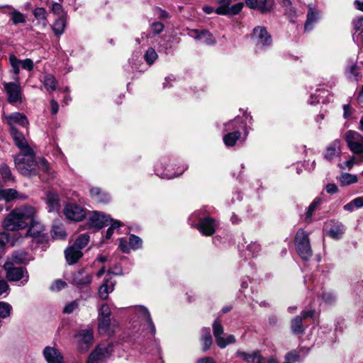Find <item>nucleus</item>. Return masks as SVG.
I'll return each instance as SVG.
<instances>
[{
    "label": "nucleus",
    "instance_id": "f257e3e1",
    "mask_svg": "<svg viewBox=\"0 0 363 363\" xmlns=\"http://www.w3.org/2000/svg\"><path fill=\"white\" fill-rule=\"evenodd\" d=\"M24 152H19L14 157V163L18 171L23 176L30 177L37 174L40 169L49 173V164L43 158L37 162L33 149H27Z\"/></svg>",
    "mask_w": 363,
    "mask_h": 363
},
{
    "label": "nucleus",
    "instance_id": "f03ea898",
    "mask_svg": "<svg viewBox=\"0 0 363 363\" xmlns=\"http://www.w3.org/2000/svg\"><path fill=\"white\" fill-rule=\"evenodd\" d=\"M36 213L32 206H21L13 210L4 219V228L7 230L16 231L23 229L28 225L29 218Z\"/></svg>",
    "mask_w": 363,
    "mask_h": 363
},
{
    "label": "nucleus",
    "instance_id": "7ed1b4c3",
    "mask_svg": "<svg viewBox=\"0 0 363 363\" xmlns=\"http://www.w3.org/2000/svg\"><path fill=\"white\" fill-rule=\"evenodd\" d=\"M224 131L226 133L223 135V143L228 147H233L235 145L236 142L241 137L240 128H245V138L248 134L247 128L242 125V120L240 117H236L233 120L229 121L225 125Z\"/></svg>",
    "mask_w": 363,
    "mask_h": 363
},
{
    "label": "nucleus",
    "instance_id": "20e7f679",
    "mask_svg": "<svg viewBox=\"0 0 363 363\" xmlns=\"http://www.w3.org/2000/svg\"><path fill=\"white\" fill-rule=\"evenodd\" d=\"M295 247L297 253L303 260H308L313 255L309 234L303 229H299L296 235Z\"/></svg>",
    "mask_w": 363,
    "mask_h": 363
},
{
    "label": "nucleus",
    "instance_id": "39448f33",
    "mask_svg": "<svg viewBox=\"0 0 363 363\" xmlns=\"http://www.w3.org/2000/svg\"><path fill=\"white\" fill-rule=\"evenodd\" d=\"M6 277L9 281H20L21 286L26 285L29 280L27 269L23 267H15L11 261H6L4 265Z\"/></svg>",
    "mask_w": 363,
    "mask_h": 363
},
{
    "label": "nucleus",
    "instance_id": "423d86ee",
    "mask_svg": "<svg viewBox=\"0 0 363 363\" xmlns=\"http://www.w3.org/2000/svg\"><path fill=\"white\" fill-rule=\"evenodd\" d=\"M251 39L257 50H263L269 47L272 43L270 34L267 32L266 28L263 26H256L254 28Z\"/></svg>",
    "mask_w": 363,
    "mask_h": 363
},
{
    "label": "nucleus",
    "instance_id": "0eeeda50",
    "mask_svg": "<svg viewBox=\"0 0 363 363\" xmlns=\"http://www.w3.org/2000/svg\"><path fill=\"white\" fill-rule=\"evenodd\" d=\"M345 140L349 149L359 155V161L363 162V136L354 130H349L345 134Z\"/></svg>",
    "mask_w": 363,
    "mask_h": 363
},
{
    "label": "nucleus",
    "instance_id": "6e6552de",
    "mask_svg": "<svg viewBox=\"0 0 363 363\" xmlns=\"http://www.w3.org/2000/svg\"><path fill=\"white\" fill-rule=\"evenodd\" d=\"M29 228L24 237H30L37 240L38 242H43L46 240L48 236L45 233V226L40 222L36 216L29 218Z\"/></svg>",
    "mask_w": 363,
    "mask_h": 363
},
{
    "label": "nucleus",
    "instance_id": "1a4fd4ad",
    "mask_svg": "<svg viewBox=\"0 0 363 363\" xmlns=\"http://www.w3.org/2000/svg\"><path fill=\"white\" fill-rule=\"evenodd\" d=\"M13 82H3L4 88L11 104L22 102V90L18 77H13Z\"/></svg>",
    "mask_w": 363,
    "mask_h": 363
},
{
    "label": "nucleus",
    "instance_id": "9d476101",
    "mask_svg": "<svg viewBox=\"0 0 363 363\" xmlns=\"http://www.w3.org/2000/svg\"><path fill=\"white\" fill-rule=\"evenodd\" d=\"M112 352V345H99L90 354L86 363H102L111 355Z\"/></svg>",
    "mask_w": 363,
    "mask_h": 363
},
{
    "label": "nucleus",
    "instance_id": "9b49d317",
    "mask_svg": "<svg viewBox=\"0 0 363 363\" xmlns=\"http://www.w3.org/2000/svg\"><path fill=\"white\" fill-rule=\"evenodd\" d=\"M134 314L135 318H137L141 324L147 325L152 335H155L156 329L149 311L144 306H138L134 308Z\"/></svg>",
    "mask_w": 363,
    "mask_h": 363
},
{
    "label": "nucleus",
    "instance_id": "f8f14e48",
    "mask_svg": "<svg viewBox=\"0 0 363 363\" xmlns=\"http://www.w3.org/2000/svg\"><path fill=\"white\" fill-rule=\"evenodd\" d=\"M64 214L70 220L80 221L86 216L85 210L75 203H67L64 208Z\"/></svg>",
    "mask_w": 363,
    "mask_h": 363
},
{
    "label": "nucleus",
    "instance_id": "ddd939ff",
    "mask_svg": "<svg viewBox=\"0 0 363 363\" xmlns=\"http://www.w3.org/2000/svg\"><path fill=\"white\" fill-rule=\"evenodd\" d=\"M91 275L84 269H80L72 274L70 281L78 287H84L91 283Z\"/></svg>",
    "mask_w": 363,
    "mask_h": 363
},
{
    "label": "nucleus",
    "instance_id": "4468645a",
    "mask_svg": "<svg viewBox=\"0 0 363 363\" xmlns=\"http://www.w3.org/2000/svg\"><path fill=\"white\" fill-rule=\"evenodd\" d=\"M197 228L203 235L211 236L216 231V222L213 218L210 217L199 218Z\"/></svg>",
    "mask_w": 363,
    "mask_h": 363
},
{
    "label": "nucleus",
    "instance_id": "2eb2a0df",
    "mask_svg": "<svg viewBox=\"0 0 363 363\" xmlns=\"http://www.w3.org/2000/svg\"><path fill=\"white\" fill-rule=\"evenodd\" d=\"M109 216L103 213L94 211L89 217V224L91 227L95 228H102L108 225Z\"/></svg>",
    "mask_w": 363,
    "mask_h": 363
},
{
    "label": "nucleus",
    "instance_id": "dca6fc26",
    "mask_svg": "<svg viewBox=\"0 0 363 363\" xmlns=\"http://www.w3.org/2000/svg\"><path fill=\"white\" fill-rule=\"evenodd\" d=\"M247 6L252 9H257L261 13H268L273 10L274 3L269 0H245Z\"/></svg>",
    "mask_w": 363,
    "mask_h": 363
},
{
    "label": "nucleus",
    "instance_id": "f3484780",
    "mask_svg": "<svg viewBox=\"0 0 363 363\" xmlns=\"http://www.w3.org/2000/svg\"><path fill=\"white\" fill-rule=\"evenodd\" d=\"M43 353L48 363H64V357L62 354L54 347H45Z\"/></svg>",
    "mask_w": 363,
    "mask_h": 363
},
{
    "label": "nucleus",
    "instance_id": "a211bd4d",
    "mask_svg": "<svg viewBox=\"0 0 363 363\" xmlns=\"http://www.w3.org/2000/svg\"><path fill=\"white\" fill-rule=\"evenodd\" d=\"M76 337L78 338L81 350H86L94 340L93 330L91 329L82 330L77 334Z\"/></svg>",
    "mask_w": 363,
    "mask_h": 363
},
{
    "label": "nucleus",
    "instance_id": "6ab92c4d",
    "mask_svg": "<svg viewBox=\"0 0 363 363\" xmlns=\"http://www.w3.org/2000/svg\"><path fill=\"white\" fill-rule=\"evenodd\" d=\"M10 132L15 145L20 149V152H26L28 150L27 149H32L28 145L23 134L19 132L17 128H12V129L10 130Z\"/></svg>",
    "mask_w": 363,
    "mask_h": 363
},
{
    "label": "nucleus",
    "instance_id": "aec40b11",
    "mask_svg": "<svg viewBox=\"0 0 363 363\" xmlns=\"http://www.w3.org/2000/svg\"><path fill=\"white\" fill-rule=\"evenodd\" d=\"M341 154V145L339 140H335L327 147L323 155L324 158L328 161H332L339 157Z\"/></svg>",
    "mask_w": 363,
    "mask_h": 363
},
{
    "label": "nucleus",
    "instance_id": "412c9836",
    "mask_svg": "<svg viewBox=\"0 0 363 363\" xmlns=\"http://www.w3.org/2000/svg\"><path fill=\"white\" fill-rule=\"evenodd\" d=\"M236 357H241L247 363H264V358L261 356L259 351H252L246 352L238 350L235 354Z\"/></svg>",
    "mask_w": 363,
    "mask_h": 363
},
{
    "label": "nucleus",
    "instance_id": "4be33fe9",
    "mask_svg": "<svg viewBox=\"0 0 363 363\" xmlns=\"http://www.w3.org/2000/svg\"><path fill=\"white\" fill-rule=\"evenodd\" d=\"M320 16V11L317 9L314 5L309 4L307 13V19L304 26L305 30L308 31L312 30L313 24L319 20Z\"/></svg>",
    "mask_w": 363,
    "mask_h": 363
},
{
    "label": "nucleus",
    "instance_id": "5701e85b",
    "mask_svg": "<svg viewBox=\"0 0 363 363\" xmlns=\"http://www.w3.org/2000/svg\"><path fill=\"white\" fill-rule=\"evenodd\" d=\"M6 119L10 126V130H11L12 128H16L17 125L22 127H26V125L28 124L27 118L20 113H12L6 116Z\"/></svg>",
    "mask_w": 363,
    "mask_h": 363
},
{
    "label": "nucleus",
    "instance_id": "b1692460",
    "mask_svg": "<svg viewBox=\"0 0 363 363\" xmlns=\"http://www.w3.org/2000/svg\"><path fill=\"white\" fill-rule=\"evenodd\" d=\"M66 260L69 264H73L82 257V250L74 246L73 245L68 247L65 250Z\"/></svg>",
    "mask_w": 363,
    "mask_h": 363
},
{
    "label": "nucleus",
    "instance_id": "393cba45",
    "mask_svg": "<svg viewBox=\"0 0 363 363\" xmlns=\"http://www.w3.org/2000/svg\"><path fill=\"white\" fill-rule=\"evenodd\" d=\"M67 26V17L61 16L57 18L52 23L51 28L57 38L60 37L64 33Z\"/></svg>",
    "mask_w": 363,
    "mask_h": 363
},
{
    "label": "nucleus",
    "instance_id": "a878e982",
    "mask_svg": "<svg viewBox=\"0 0 363 363\" xmlns=\"http://www.w3.org/2000/svg\"><path fill=\"white\" fill-rule=\"evenodd\" d=\"M10 238L12 239L11 241V245H14L18 243L19 240H22L23 237L19 233H14L12 236L7 233L0 234V253H1V252L4 250L6 243L9 242Z\"/></svg>",
    "mask_w": 363,
    "mask_h": 363
},
{
    "label": "nucleus",
    "instance_id": "bb28decb",
    "mask_svg": "<svg viewBox=\"0 0 363 363\" xmlns=\"http://www.w3.org/2000/svg\"><path fill=\"white\" fill-rule=\"evenodd\" d=\"M90 194L91 198L98 203H107L110 200L109 195L99 187L91 188Z\"/></svg>",
    "mask_w": 363,
    "mask_h": 363
},
{
    "label": "nucleus",
    "instance_id": "cd10ccee",
    "mask_svg": "<svg viewBox=\"0 0 363 363\" xmlns=\"http://www.w3.org/2000/svg\"><path fill=\"white\" fill-rule=\"evenodd\" d=\"M194 32L196 34V35L195 37L196 40H201L203 43L208 45H212L216 43V38L208 30H204L199 31L198 30H194Z\"/></svg>",
    "mask_w": 363,
    "mask_h": 363
},
{
    "label": "nucleus",
    "instance_id": "c85d7f7f",
    "mask_svg": "<svg viewBox=\"0 0 363 363\" xmlns=\"http://www.w3.org/2000/svg\"><path fill=\"white\" fill-rule=\"evenodd\" d=\"M345 74L350 80L358 81L360 77L359 67L355 62H349L346 69Z\"/></svg>",
    "mask_w": 363,
    "mask_h": 363
},
{
    "label": "nucleus",
    "instance_id": "c756f323",
    "mask_svg": "<svg viewBox=\"0 0 363 363\" xmlns=\"http://www.w3.org/2000/svg\"><path fill=\"white\" fill-rule=\"evenodd\" d=\"M114 289V283L108 279L104 280V283L99 288V296L103 299L108 298V294L112 292Z\"/></svg>",
    "mask_w": 363,
    "mask_h": 363
},
{
    "label": "nucleus",
    "instance_id": "7c9ffc66",
    "mask_svg": "<svg viewBox=\"0 0 363 363\" xmlns=\"http://www.w3.org/2000/svg\"><path fill=\"white\" fill-rule=\"evenodd\" d=\"M46 203L49 212L57 211L60 207L58 195L55 193L49 192L47 195Z\"/></svg>",
    "mask_w": 363,
    "mask_h": 363
},
{
    "label": "nucleus",
    "instance_id": "2f4dec72",
    "mask_svg": "<svg viewBox=\"0 0 363 363\" xmlns=\"http://www.w3.org/2000/svg\"><path fill=\"white\" fill-rule=\"evenodd\" d=\"M354 29L355 33L353 34V40L357 42H362L363 40V16L357 18L353 21Z\"/></svg>",
    "mask_w": 363,
    "mask_h": 363
},
{
    "label": "nucleus",
    "instance_id": "473e14b6",
    "mask_svg": "<svg viewBox=\"0 0 363 363\" xmlns=\"http://www.w3.org/2000/svg\"><path fill=\"white\" fill-rule=\"evenodd\" d=\"M33 15L38 20L39 24H40L43 28L47 27L48 24V13L44 8H36L33 11Z\"/></svg>",
    "mask_w": 363,
    "mask_h": 363
},
{
    "label": "nucleus",
    "instance_id": "72a5a7b5",
    "mask_svg": "<svg viewBox=\"0 0 363 363\" xmlns=\"http://www.w3.org/2000/svg\"><path fill=\"white\" fill-rule=\"evenodd\" d=\"M42 82L48 91L53 92L54 91L56 90L57 86V81L52 74H45Z\"/></svg>",
    "mask_w": 363,
    "mask_h": 363
},
{
    "label": "nucleus",
    "instance_id": "f704fd0d",
    "mask_svg": "<svg viewBox=\"0 0 363 363\" xmlns=\"http://www.w3.org/2000/svg\"><path fill=\"white\" fill-rule=\"evenodd\" d=\"M201 341L203 342V350H208L213 342L210 328H204L202 329Z\"/></svg>",
    "mask_w": 363,
    "mask_h": 363
},
{
    "label": "nucleus",
    "instance_id": "c9c22d12",
    "mask_svg": "<svg viewBox=\"0 0 363 363\" xmlns=\"http://www.w3.org/2000/svg\"><path fill=\"white\" fill-rule=\"evenodd\" d=\"M6 7L11 9L9 15L13 24L16 25L18 23H23L26 22V16L24 14L10 6H6Z\"/></svg>",
    "mask_w": 363,
    "mask_h": 363
},
{
    "label": "nucleus",
    "instance_id": "e433bc0d",
    "mask_svg": "<svg viewBox=\"0 0 363 363\" xmlns=\"http://www.w3.org/2000/svg\"><path fill=\"white\" fill-rule=\"evenodd\" d=\"M345 232V226L342 223L334 225L328 231L329 235L335 240L340 239Z\"/></svg>",
    "mask_w": 363,
    "mask_h": 363
},
{
    "label": "nucleus",
    "instance_id": "4c0bfd02",
    "mask_svg": "<svg viewBox=\"0 0 363 363\" xmlns=\"http://www.w3.org/2000/svg\"><path fill=\"white\" fill-rule=\"evenodd\" d=\"M18 192L13 189H0V201L4 200L6 201H10L11 200L16 198Z\"/></svg>",
    "mask_w": 363,
    "mask_h": 363
},
{
    "label": "nucleus",
    "instance_id": "58836bf2",
    "mask_svg": "<svg viewBox=\"0 0 363 363\" xmlns=\"http://www.w3.org/2000/svg\"><path fill=\"white\" fill-rule=\"evenodd\" d=\"M111 325V318H98V329L100 334H108Z\"/></svg>",
    "mask_w": 363,
    "mask_h": 363
},
{
    "label": "nucleus",
    "instance_id": "ea45409f",
    "mask_svg": "<svg viewBox=\"0 0 363 363\" xmlns=\"http://www.w3.org/2000/svg\"><path fill=\"white\" fill-rule=\"evenodd\" d=\"M158 55L156 50L150 47L149 48L144 54V60L148 65H152L157 60Z\"/></svg>",
    "mask_w": 363,
    "mask_h": 363
},
{
    "label": "nucleus",
    "instance_id": "a19ab883",
    "mask_svg": "<svg viewBox=\"0 0 363 363\" xmlns=\"http://www.w3.org/2000/svg\"><path fill=\"white\" fill-rule=\"evenodd\" d=\"M0 174L4 182L14 181V178L12 176L11 169L6 164H1L0 165Z\"/></svg>",
    "mask_w": 363,
    "mask_h": 363
},
{
    "label": "nucleus",
    "instance_id": "79ce46f5",
    "mask_svg": "<svg viewBox=\"0 0 363 363\" xmlns=\"http://www.w3.org/2000/svg\"><path fill=\"white\" fill-rule=\"evenodd\" d=\"M339 181L342 185L346 186L356 183L357 182V177L356 175L343 173L339 177Z\"/></svg>",
    "mask_w": 363,
    "mask_h": 363
},
{
    "label": "nucleus",
    "instance_id": "37998d69",
    "mask_svg": "<svg viewBox=\"0 0 363 363\" xmlns=\"http://www.w3.org/2000/svg\"><path fill=\"white\" fill-rule=\"evenodd\" d=\"M90 237L87 233H84L78 236L73 245L82 250L89 242Z\"/></svg>",
    "mask_w": 363,
    "mask_h": 363
},
{
    "label": "nucleus",
    "instance_id": "c03bdc74",
    "mask_svg": "<svg viewBox=\"0 0 363 363\" xmlns=\"http://www.w3.org/2000/svg\"><path fill=\"white\" fill-rule=\"evenodd\" d=\"M216 343L220 348H225L227 345L234 343L235 337L233 335H228L226 337L220 336L216 339Z\"/></svg>",
    "mask_w": 363,
    "mask_h": 363
},
{
    "label": "nucleus",
    "instance_id": "a18cd8bd",
    "mask_svg": "<svg viewBox=\"0 0 363 363\" xmlns=\"http://www.w3.org/2000/svg\"><path fill=\"white\" fill-rule=\"evenodd\" d=\"M244 4L242 2L237 3L232 6H230L227 10L225 11H220V15H236L239 13L242 8H243Z\"/></svg>",
    "mask_w": 363,
    "mask_h": 363
},
{
    "label": "nucleus",
    "instance_id": "49530a36",
    "mask_svg": "<svg viewBox=\"0 0 363 363\" xmlns=\"http://www.w3.org/2000/svg\"><path fill=\"white\" fill-rule=\"evenodd\" d=\"M9 62L12 67V72L18 77L20 72V67H21V60L18 59L14 55L9 56Z\"/></svg>",
    "mask_w": 363,
    "mask_h": 363
},
{
    "label": "nucleus",
    "instance_id": "de8ad7c7",
    "mask_svg": "<svg viewBox=\"0 0 363 363\" xmlns=\"http://www.w3.org/2000/svg\"><path fill=\"white\" fill-rule=\"evenodd\" d=\"M322 301L327 305H333L335 303L337 297L332 291H323L321 294Z\"/></svg>",
    "mask_w": 363,
    "mask_h": 363
},
{
    "label": "nucleus",
    "instance_id": "09e8293b",
    "mask_svg": "<svg viewBox=\"0 0 363 363\" xmlns=\"http://www.w3.org/2000/svg\"><path fill=\"white\" fill-rule=\"evenodd\" d=\"M52 236L55 239H64L66 237V233L62 225H55L52 229Z\"/></svg>",
    "mask_w": 363,
    "mask_h": 363
},
{
    "label": "nucleus",
    "instance_id": "8fccbe9b",
    "mask_svg": "<svg viewBox=\"0 0 363 363\" xmlns=\"http://www.w3.org/2000/svg\"><path fill=\"white\" fill-rule=\"evenodd\" d=\"M260 251L261 245L257 242H252L247 246V252L249 256H257Z\"/></svg>",
    "mask_w": 363,
    "mask_h": 363
},
{
    "label": "nucleus",
    "instance_id": "3c124183",
    "mask_svg": "<svg viewBox=\"0 0 363 363\" xmlns=\"http://www.w3.org/2000/svg\"><path fill=\"white\" fill-rule=\"evenodd\" d=\"M12 307L11 306L6 303L1 301L0 302V318H6L10 316L11 313Z\"/></svg>",
    "mask_w": 363,
    "mask_h": 363
},
{
    "label": "nucleus",
    "instance_id": "603ef678",
    "mask_svg": "<svg viewBox=\"0 0 363 363\" xmlns=\"http://www.w3.org/2000/svg\"><path fill=\"white\" fill-rule=\"evenodd\" d=\"M291 329L294 333H301L303 331L302 317L296 316L291 321Z\"/></svg>",
    "mask_w": 363,
    "mask_h": 363
},
{
    "label": "nucleus",
    "instance_id": "864d4df0",
    "mask_svg": "<svg viewBox=\"0 0 363 363\" xmlns=\"http://www.w3.org/2000/svg\"><path fill=\"white\" fill-rule=\"evenodd\" d=\"M143 244L142 240L134 235H130L129 237V245L130 247L133 250H138L141 247Z\"/></svg>",
    "mask_w": 363,
    "mask_h": 363
},
{
    "label": "nucleus",
    "instance_id": "5fc2aeb1",
    "mask_svg": "<svg viewBox=\"0 0 363 363\" xmlns=\"http://www.w3.org/2000/svg\"><path fill=\"white\" fill-rule=\"evenodd\" d=\"M327 93H328V91L325 90H320V89L317 90L315 94H312L311 96V98L308 100V103L311 105H314L317 103H320V97H323V95L326 94Z\"/></svg>",
    "mask_w": 363,
    "mask_h": 363
},
{
    "label": "nucleus",
    "instance_id": "6e6d98bb",
    "mask_svg": "<svg viewBox=\"0 0 363 363\" xmlns=\"http://www.w3.org/2000/svg\"><path fill=\"white\" fill-rule=\"evenodd\" d=\"M79 308V301L74 300L66 304L63 309V313L70 314Z\"/></svg>",
    "mask_w": 363,
    "mask_h": 363
},
{
    "label": "nucleus",
    "instance_id": "4d7b16f0",
    "mask_svg": "<svg viewBox=\"0 0 363 363\" xmlns=\"http://www.w3.org/2000/svg\"><path fill=\"white\" fill-rule=\"evenodd\" d=\"M362 163L359 161V155H357V157H352L350 160L345 162L343 164H340L339 167L341 169H345L347 168L348 169H351L354 165V163Z\"/></svg>",
    "mask_w": 363,
    "mask_h": 363
},
{
    "label": "nucleus",
    "instance_id": "13d9d810",
    "mask_svg": "<svg viewBox=\"0 0 363 363\" xmlns=\"http://www.w3.org/2000/svg\"><path fill=\"white\" fill-rule=\"evenodd\" d=\"M52 11L55 15L57 16V17H61V16L67 17V14L64 11L62 5L59 3H53L52 4Z\"/></svg>",
    "mask_w": 363,
    "mask_h": 363
},
{
    "label": "nucleus",
    "instance_id": "bf43d9fd",
    "mask_svg": "<svg viewBox=\"0 0 363 363\" xmlns=\"http://www.w3.org/2000/svg\"><path fill=\"white\" fill-rule=\"evenodd\" d=\"M213 330L216 339H217V337H220L224 332L223 326L218 320L214 321L213 324Z\"/></svg>",
    "mask_w": 363,
    "mask_h": 363
},
{
    "label": "nucleus",
    "instance_id": "052dcab7",
    "mask_svg": "<svg viewBox=\"0 0 363 363\" xmlns=\"http://www.w3.org/2000/svg\"><path fill=\"white\" fill-rule=\"evenodd\" d=\"M67 286V283L62 280H55L50 286V290L52 291H59Z\"/></svg>",
    "mask_w": 363,
    "mask_h": 363
},
{
    "label": "nucleus",
    "instance_id": "680f3d73",
    "mask_svg": "<svg viewBox=\"0 0 363 363\" xmlns=\"http://www.w3.org/2000/svg\"><path fill=\"white\" fill-rule=\"evenodd\" d=\"M26 259V255L21 252H15L8 261H11L14 264L23 263Z\"/></svg>",
    "mask_w": 363,
    "mask_h": 363
},
{
    "label": "nucleus",
    "instance_id": "e2e57ef3",
    "mask_svg": "<svg viewBox=\"0 0 363 363\" xmlns=\"http://www.w3.org/2000/svg\"><path fill=\"white\" fill-rule=\"evenodd\" d=\"M111 310L107 304H103L99 309L98 318H110Z\"/></svg>",
    "mask_w": 363,
    "mask_h": 363
},
{
    "label": "nucleus",
    "instance_id": "0e129e2a",
    "mask_svg": "<svg viewBox=\"0 0 363 363\" xmlns=\"http://www.w3.org/2000/svg\"><path fill=\"white\" fill-rule=\"evenodd\" d=\"M299 360V354L296 351H291L285 356V362L294 363Z\"/></svg>",
    "mask_w": 363,
    "mask_h": 363
},
{
    "label": "nucleus",
    "instance_id": "69168bd1",
    "mask_svg": "<svg viewBox=\"0 0 363 363\" xmlns=\"http://www.w3.org/2000/svg\"><path fill=\"white\" fill-rule=\"evenodd\" d=\"M319 203H320L319 200H314L311 203V205L309 206L308 211L306 212V220L311 218L313 213L315 211V209L317 208V206H318Z\"/></svg>",
    "mask_w": 363,
    "mask_h": 363
},
{
    "label": "nucleus",
    "instance_id": "338daca9",
    "mask_svg": "<svg viewBox=\"0 0 363 363\" xmlns=\"http://www.w3.org/2000/svg\"><path fill=\"white\" fill-rule=\"evenodd\" d=\"M21 63L23 69H27L28 71L33 70L34 65L31 59L28 58L23 60H21Z\"/></svg>",
    "mask_w": 363,
    "mask_h": 363
},
{
    "label": "nucleus",
    "instance_id": "774afa93",
    "mask_svg": "<svg viewBox=\"0 0 363 363\" xmlns=\"http://www.w3.org/2000/svg\"><path fill=\"white\" fill-rule=\"evenodd\" d=\"M164 29V25L163 23L160 22H155L152 24V30L154 33L159 34Z\"/></svg>",
    "mask_w": 363,
    "mask_h": 363
}]
</instances>
